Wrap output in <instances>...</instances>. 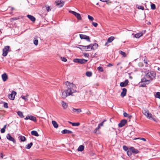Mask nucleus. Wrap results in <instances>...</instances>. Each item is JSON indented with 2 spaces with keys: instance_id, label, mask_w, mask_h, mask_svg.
<instances>
[{
  "instance_id": "obj_1",
  "label": "nucleus",
  "mask_w": 160,
  "mask_h": 160,
  "mask_svg": "<svg viewBox=\"0 0 160 160\" xmlns=\"http://www.w3.org/2000/svg\"><path fill=\"white\" fill-rule=\"evenodd\" d=\"M65 86L66 89L62 92V97L63 98H65L68 96L72 95L73 93L77 92L75 89L76 86L73 83L67 81L65 82Z\"/></svg>"
},
{
  "instance_id": "obj_2",
  "label": "nucleus",
  "mask_w": 160,
  "mask_h": 160,
  "mask_svg": "<svg viewBox=\"0 0 160 160\" xmlns=\"http://www.w3.org/2000/svg\"><path fill=\"white\" fill-rule=\"evenodd\" d=\"M156 76V73L153 71L148 72L147 73L144 78L141 79V82H149L152 80Z\"/></svg>"
},
{
  "instance_id": "obj_3",
  "label": "nucleus",
  "mask_w": 160,
  "mask_h": 160,
  "mask_svg": "<svg viewBox=\"0 0 160 160\" xmlns=\"http://www.w3.org/2000/svg\"><path fill=\"white\" fill-rule=\"evenodd\" d=\"M142 112L143 114L146 116L149 119H151L152 120L155 121V118L152 117V114L151 113H149L148 110H144L142 111Z\"/></svg>"
},
{
  "instance_id": "obj_4",
  "label": "nucleus",
  "mask_w": 160,
  "mask_h": 160,
  "mask_svg": "<svg viewBox=\"0 0 160 160\" xmlns=\"http://www.w3.org/2000/svg\"><path fill=\"white\" fill-rule=\"evenodd\" d=\"M98 46V44L97 43L86 46L87 50L88 51H90L91 50H94L97 48Z\"/></svg>"
},
{
  "instance_id": "obj_5",
  "label": "nucleus",
  "mask_w": 160,
  "mask_h": 160,
  "mask_svg": "<svg viewBox=\"0 0 160 160\" xmlns=\"http://www.w3.org/2000/svg\"><path fill=\"white\" fill-rule=\"evenodd\" d=\"M9 48L10 47L8 46H7L4 47L3 49V53L2 54V55L3 56L5 57L7 55Z\"/></svg>"
},
{
  "instance_id": "obj_6",
  "label": "nucleus",
  "mask_w": 160,
  "mask_h": 160,
  "mask_svg": "<svg viewBox=\"0 0 160 160\" xmlns=\"http://www.w3.org/2000/svg\"><path fill=\"white\" fill-rule=\"evenodd\" d=\"M55 3L57 6L61 8L62 7L64 4V2L61 0H57L55 1Z\"/></svg>"
},
{
  "instance_id": "obj_7",
  "label": "nucleus",
  "mask_w": 160,
  "mask_h": 160,
  "mask_svg": "<svg viewBox=\"0 0 160 160\" xmlns=\"http://www.w3.org/2000/svg\"><path fill=\"white\" fill-rule=\"evenodd\" d=\"M69 12L74 15L78 20H81L82 18L80 14L72 11H69Z\"/></svg>"
},
{
  "instance_id": "obj_8",
  "label": "nucleus",
  "mask_w": 160,
  "mask_h": 160,
  "mask_svg": "<svg viewBox=\"0 0 160 160\" xmlns=\"http://www.w3.org/2000/svg\"><path fill=\"white\" fill-rule=\"evenodd\" d=\"M17 93L14 91H12L11 93L8 95L9 98L12 100H14L15 96L16 95Z\"/></svg>"
},
{
  "instance_id": "obj_9",
  "label": "nucleus",
  "mask_w": 160,
  "mask_h": 160,
  "mask_svg": "<svg viewBox=\"0 0 160 160\" xmlns=\"http://www.w3.org/2000/svg\"><path fill=\"white\" fill-rule=\"evenodd\" d=\"M24 119L26 120L29 119L30 120H32L34 122H36L37 121L36 118L34 116L32 115H28Z\"/></svg>"
},
{
  "instance_id": "obj_10",
  "label": "nucleus",
  "mask_w": 160,
  "mask_h": 160,
  "mask_svg": "<svg viewBox=\"0 0 160 160\" xmlns=\"http://www.w3.org/2000/svg\"><path fill=\"white\" fill-rule=\"evenodd\" d=\"M79 35L81 39H85L88 41L90 42V40L89 36L83 34H80Z\"/></svg>"
},
{
  "instance_id": "obj_11",
  "label": "nucleus",
  "mask_w": 160,
  "mask_h": 160,
  "mask_svg": "<svg viewBox=\"0 0 160 160\" xmlns=\"http://www.w3.org/2000/svg\"><path fill=\"white\" fill-rule=\"evenodd\" d=\"M127 122V121L125 119L122 120L118 124L119 127L120 128L122 127L125 125Z\"/></svg>"
},
{
  "instance_id": "obj_12",
  "label": "nucleus",
  "mask_w": 160,
  "mask_h": 160,
  "mask_svg": "<svg viewBox=\"0 0 160 160\" xmlns=\"http://www.w3.org/2000/svg\"><path fill=\"white\" fill-rule=\"evenodd\" d=\"M129 149L133 153L137 154L139 152V151L138 150L135 149L133 147H130Z\"/></svg>"
},
{
  "instance_id": "obj_13",
  "label": "nucleus",
  "mask_w": 160,
  "mask_h": 160,
  "mask_svg": "<svg viewBox=\"0 0 160 160\" xmlns=\"http://www.w3.org/2000/svg\"><path fill=\"white\" fill-rule=\"evenodd\" d=\"M128 81L126 80L124 82H121L120 83V86L121 87H124L126 86L128 84Z\"/></svg>"
},
{
  "instance_id": "obj_14",
  "label": "nucleus",
  "mask_w": 160,
  "mask_h": 160,
  "mask_svg": "<svg viewBox=\"0 0 160 160\" xmlns=\"http://www.w3.org/2000/svg\"><path fill=\"white\" fill-rule=\"evenodd\" d=\"M7 138L8 139L13 142L14 143L16 142L15 140L9 134L7 135Z\"/></svg>"
},
{
  "instance_id": "obj_15",
  "label": "nucleus",
  "mask_w": 160,
  "mask_h": 160,
  "mask_svg": "<svg viewBox=\"0 0 160 160\" xmlns=\"http://www.w3.org/2000/svg\"><path fill=\"white\" fill-rule=\"evenodd\" d=\"M2 78L3 81H6L8 79V76L6 73H4L2 75Z\"/></svg>"
},
{
  "instance_id": "obj_16",
  "label": "nucleus",
  "mask_w": 160,
  "mask_h": 160,
  "mask_svg": "<svg viewBox=\"0 0 160 160\" xmlns=\"http://www.w3.org/2000/svg\"><path fill=\"white\" fill-rule=\"evenodd\" d=\"M127 91V90L126 88H123L122 92H121V96L122 97L125 96L126 95Z\"/></svg>"
},
{
  "instance_id": "obj_17",
  "label": "nucleus",
  "mask_w": 160,
  "mask_h": 160,
  "mask_svg": "<svg viewBox=\"0 0 160 160\" xmlns=\"http://www.w3.org/2000/svg\"><path fill=\"white\" fill-rule=\"evenodd\" d=\"M27 16L32 22H34L35 21L36 19L34 16L30 15H28Z\"/></svg>"
},
{
  "instance_id": "obj_18",
  "label": "nucleus",
  "mask_w": 160,
  "mask_h": 160,
  "mask_svg": "<svg viewBox=\"0 0 160 160\" xmlns=\"http://www.w3.org/2000/svg\"><path fill=\"white\" fill-rule=\"evenodd\" d=\"M78 48L82 50L83 51H86V46H83V45H78V47H77Z\"/></svg>"
},
{
  "instance_id": "obj_19",
  "label": "nucleus",
  "mask_w": 160,
  "mask_h": 160,
  "mask_svg": "<svg viewBox=\"0 0 160 160\" xmlns=\"http://www.w3.org/2000/svg\"><path fill=\"white\" fill-rule=\"evenodd\" d=\"M61 132L63 134L66 133H72V132L71 131L68 130L67 129H64L61 131Z\"/></svg>"
},
{
  "instance_id": "obj_20",
  "label": "nucleus",
  "mask_w": 160,
  "mask_h": 160,
  "mask_svg": "<svg viewBox=\"0 0 160 160\" xmlns=\"http://www.w3.org/2000/svg\"><path fill=\"white\" fill-rule=\"evenodd\" d=\"M62 105L64 109H66L68 107L67 104L63 101L62 102Z\"/></svg>"
},
{
  "instance_id": "obj_21",
  "label": "nucleus",
  "mask_w": 160,
  "mask_h": 160,
  "mask_svg": "<svg viewBox=\"0 0 160 160\" xmlns=\"http://www.w3.org/2000/svg\"><path fill=\"white\" fill-rule=\"evenodd\" d=\"M31 134L32 135L38 137L39 136V134L38 132L36 131H32L31 132Z\"/></svg>"
},
{
  "instance_id": "obj_22",
  "label": "nucleus",
  "mask_w": 160,
  "mask_h": 160,
  "mask_svg": "<svg viewBox=\"0 0 160 160\" xmlns=\"http://www.w3.org/2000/svg\"><path fill=\"white\" fill-rule=\"evenodd\" d=\"M52 123L54 127L55 128H57L58 127V125L57 122L55 121H52Z\"/></svg>"
},
{
  "instance_id": "obj_23",
  "label": "nucleus",
  "mask_w": 160,
  "mask_h": 160,
  "mask_svg": "<svg viewBox=\"0 0 160 160\" xmlns=\"http://www.w3.org/2000/svg\"><path fill=\"white\" fill-rule=\"evenodd\" d=\"M84 149V146L83 145H80L78 149V150L79 151H82Z\"/></svg>"
},
{
  "instance_id": "obj_24",
  "label": "nucleus",
  "mask_w": 160,
  "mask_h": 160,
  "mask_svg": "<svg viewBox=\"0 0 160 160\" xmlns=\"http://www.w3.org/2000/svg\"><path fill=\"white\" fill-rule=\"evenodd\" d=\"M88 61V60L80 59V64H85Z\"/></svg>"
},
{
  "instance_id": "obj_25",
  "label": "nucleus",
  "mask_w": 160,
  "mask_h": 160,
  "mask_svg": "<svg viewBox=\"0 0 160 160\" xmlns=\"http://www.w3.org/2000/svg\"><path fill=\"white\" fill-rule=\"evenodd\" d=\"M142 35V33H138L134 35V37L136 38H138Z\"/></svg>"
},
{
  "instance_id": "obj_26",
  "label": "nucleus",
  "mask_w": 160,
  "mask_h": 160,
  "mask_svg": "<svg viewBox=\"0 0 160 160\" xmlns=\"http://www.w3.org/2000/svg\"><path fill=\"white\" fill-rule=\"evenodd\" d=\"M18 115L21 118H23L24 116L23 115L22 112L21 111H18L17 112Z\"/></svg>"
},
{
  "instance_id": "obj_27",
  "label": "nucleus",
  "mask_w": 160,
  "mask_h": 160,
  "mask_svg": "<svg viewBox=\"0 0 160 160\" xmlns=\"http://www.w3.org/2000/svg\"><path fill=\"white\" fill-rule=\"evenodd\" d=\"M20 139L22 142H24L25 141L26 139L25 137L24 136H20L19 137Z\"/></svg>"
},
{
  "instance_id": "obj_28",
  "label": "nucleus",
  "mask_w": 160,
  "mask_h": 160,
  "mask_svg": "<svg viewBox=\"0 0 160 160\" xmlns=\"http://www.w3.org/2000/svg\"><path fill=\"white\" fill-rule=\"evenodd\" d=\"M32 145L33 143L31 142L26 146V148L28 149H29L31 148Z\"/></svg>"
},
{
  "instance_id": "obj_29",
  "label": "nucleus",
  "mask_w": 160,
  "mask_h": 160,
  "mask_svg": "<svg viewBox=\"0 0 160 160\" xmlns=\"http://www.w3.org/2000/svg\"><path fill=\"white\" fill-rule=\"evenodd\" d=\"M86 75L87 76L90 77L92 76V73L91 72L88 71L86 72Z\"/></svg>"
},
{
  "instance_id": "obj_30",
  "label": "nucleus",
  "mask_w": 160,
  "mask_h": 160,
  "mask_svg": "<svg viewBox=\"0 0 160 160\" xmlns=\"http://www.w3.org/2000/svg\"><path fill=\"white\" fill-rule=\"evenodd\" d=\"M72 111L74 112H77L78 113L80 112H82V110L80 109H76L74 108L72 109Z\"/></svg>"
},
{
  "instance_id": "obj_31",
  "label": "nucleus",
  "mask_w": 160,
  "mask_h": 160,
  "mask_svg": "<svg viewBox=\"0 0 160 160\" xmlns=\"http://www.w3.org/2000/svg\"><path fill=\"white\" fill-rule=\"evenodd\" d=\"M73 61L76 63H80V59L76 58L73 60Z\"/></svg>"
},
{
  "instance_id": "obj_32",
  "label": "nucleus",
  "mask_w": 160,
  "mask_h": 160,
  "mask_svg": "<svg viewBox=\"0 0 160 160\" xmlns=\"http://www.w3.org/2000/svg\"><path fill=\"white\" fill-rule=\"evenodd\" d=\"M80 124L79 122H74L72 123V125L73 126H78Z\"/></svg>"
},
{
  "instance_id": "obj_33",
  "label": "nucleus",
  "mask_w": 160,
  "mask_h": 160,
  "mask_svg": "<svg viewBox=\"0 0 160 160\" xmlns=\"http://www.w3.org/2000/svg\"><path fill=\"white\" fill-rule=\"evenodd\" d=\"M155 96L156 98H159L160 99V92H157L156 93Z\"/></svg>"
},
{
  "instance_id": "obj_34",
  "label": "nucleus",
  "mask_w": 160,
  "mask_h": 160,
  "mask_svg": "<svg viewBox=\"0 0 160 160\" xmlns=\"http://www.w3.org/2000/svg\"><path fill=\"white\" fill-rule=\"evenodd\" d=\"M151 8L152 10H155L156 9V6L155 4L152 3L151 4Z\"/></svg>"
},
{
  "instance_id": "obj_35",
  "label": "nucleus",
  "mask_w": 160,
  "mask_h": 160,
  "mask_svg": "<svg viewBox=\"0 0 160 160\" xmlns=\"http://www.w3.org/2000/svg\"><path fill=\"white\" fill-rule=\"evenodd\" d=\"M119 53L121 54L123 56H124V57H126V54L125 52H124L122 51H119Z\"/></svg>"
},
{
  "instance_id": "obj_36",
  "label": "nucleus",
  "mask_w": 160,
  "mask_h": 160,
  "mask_svg": "<svg viewBox=\"0 0 160 160\" xmlns=\"http://www.w3.org/2000/svg\"><path fill=\"white\" fill-rule=\"evenodd\" d=\"M123 116L125 117H129L130 118V117H132L131 116L129 115L128 114H127V113L125 112L123 113Z\"/></svg>"
},
{
  "instance_id": "obj_37",
  "label": "nucleus",
  "mask_w": 160,
  "mask_h": 160,
  "mask_svg": "<svg viewBox=\"0 0 160 160\" xmlns=\"http://www.w3.org/2000/svg\"><path fill=\"white\" fill-rule=\"evenodd\" d=\"M21 98L23 99L25 101H27L28 100V98H26L25 96L22 95Z\"/></svg>"
},
{
  "instance_id": "obj_38",
  "label": "nucleus",
  "mask_w": 160,
  "mask_h": 160,
  "mask_svg": "<svg viewBox=\"0 0 160 160\" xmlns=\"http://www.w3.org/2000/svg\"><path fill=\"white\" fill-rule=\"evenodd\" d=\"M106 120H104L102 122L99 124L98 127H99V128H100L101 127L103 126L104 122L106 121Z\"/></svg>"
},
{
  "instance_id": "obj_39",
  "label": "nucleus",
  "mask_w": 160,
  "mask_h": 160,
  "mask_svg": "<svg viewBox=\"0 0 160 160\" xmlns=\"http://www.w3.org/2000/svg\"><path fill=\"white\" fill-rule=\"evenodd\" d=\"M97 69L100 72H102L103 71V68L101 67H98L97 68Z\"/></svg>"
},
{
  "instance_id": "obj_40",
  "label": "nucleus",
  "mask_w": 160,
  "mask_h": 160,
  "mask_svg": "<svg viewBox=\"0 0 160 160\" xmlns=\"http://www.w3.org/2000/svg\"><path fill=\"white\" fill-rule=\"evenodd\" d=\"M88 18L91 21H92L94 20L92 16H91L89 15H88Z\"/></svg>"
},
{
  "instance_id": "obj_41",
  "label": "nucleus",
  "mask_w": 160,
  "mask_h": 160,
  "mask_svg": "<svg viewBox=\"0 0 160 160\" xmlns=\"http://www.w3.org/2000/svg\"><path fill=\"white\" fill-rule=\"evenodd\" d=\"M123 150L126 152L128 151V148H127V147L126 146H123Z\"/></svg>"
},
{
  "instance_id": "obj_42",
  "label": "nucleus",
  "mask_w": 160,
  "mask_h": 160,
  "mask_svg": "<svg viewBox=\"0 0 160 160\" xmlns=\"http://www.w3.org/2000/svg\"><path fill=\"white\" fill-rule=\"evenodd\" d=\"M34 44L36 46L38 44V40H35L33 41Z\"/></svg>"
},
{
  "instance_id": "obj_43",
  "label": "nucleus",
  "mask_w": 160,
  "mask_h": 160,
  "mask_svg": "<svg viewBox=\"0 0 160 160\" xmlns=\"http://www.w3.org/2000/svg\"><path fill=\"white\" fill-rule=\"evenodd\" d=\"M110 42V37L109 38L108 40V41L107 42L105 43V46H108V44Z\"/></svg>"
},
{
  "instance_id": "obj_44",
  "label": "nucleus",
  "mask_w": 160,
  "mask_h": 160,
  "mask_svg": "<svg viewBox=\"0 0 160 160\" xmlns=\"http://www.w3.org/2000/svg\"><path fill=\"white\" fill-rule=\"evenodd\" d=\"M127 155L129 156H131V155H132V152H131V151H128L127 152Z\"/></svg>"
},
{
  "instance_id": "obj_45",
  "label": "nucleus",
  "mask_w": 160,
  "mask_h": 160,
  "mask_svg": "<svg viewBox=\"0 0 160 160\" xmlns=\"http://www.w3.org/2000/svg\"><path fill=\"white\" fill-rule=\"evenodd\" d=\"M61 60L64 62H66L67 61V59L64 57H61Z\"/></svg>"
},
{
  "instance_id": "obj_46",
  "label": "nucleus",
  "mask_w": 160,
  "mask_h": 160,
  "mask_svg": "<svg viewBox=\"0 0 160 160\" xmlns=\"http://www.w3.org/2000/svg\"><path fill=\"white\" fill-rule=\"evenodd\" d=\"M4 107L5 108H8V103H6V102H4Z\"/></svg>"
},
{
  "instance_id": "obj_47",
  "label": "nucleus",
  "mask_w": 160,
  "mask_h": 160,
  "mask_svg": "<svg viewBox=\"0 0 160 160\" xmlns=\"http://www.w3.org/2000/svg\"><path fill=\"white\" fill-rule=\"evenodd\" d=\"M92 24L95 27H96L98 25V23H97L95 22H92Z\"/></svg>"
},
{
  "instance_id": "obj_48",
  "label": "nucleus",
  "mask_w": 160,
  "mask_h": 160,
  "mask_svg": "<svg viewBox=\"0 0 160 160\" xmlns=\"http://www.w3.org/2000/svg\"><path fill=\"white\" fill-rule=\"evenodd\" d=\"M83 55L84 56L87 57H88L89 56V54L88 53L85 52L83 53Z\"/></svg>"
},
{
  "instance_id": "obj_49",
  "label": "nucleus",
  "mask_w": 160,
  "mask_h": 160,
  "mask_svg": "<svg viewBox=\"0 0 160 160\" xmlns=\"http://www.w3.org/2000/svg\"><path fill=\"white\" fill-rule=\"evenodd\" d=\"M100 128H99V127H98L97 128L95 129V130H94V132L95 133H97V130L99 129Z\"/></svg>"
},
{
  "instance_id": "obj_50",
  "label": "nucleus",
  "mask_w": 160,
  "mask_h": 160,
  "mask_svg": "<svg viewBox=\"0 0 160 160\" xmlns=\"http://www.w3.org/2000/svg\"><path fill=\"white\" fill-rule=\"evenodd\" d=\"M140 139L143 140L144 141H146V139L145 138H136L134 139Z\"/></svg>"
},
{
  "instance_id": "obj_51",
  "label": "nucleus",
  "mask_w": 160,
  "mask_h": 160,
  "mask_svg": "<svg viewBox=\"0 0 160 160\" xmlns=\"http://www.w3.org/2000/svg\"><path fill=\"white\" fill-rule=\"evenodd\" d=\"M46 9L48 12H49L51 11V9L50 8L49 6L46 7Z\"/></svg>"
},
{
  "instance_id": "obj_52",
  "label": "nucleus",
  "mask_w": 160,
  "mask_h": 160,
  "mask_svg": "<svg viewBox=\"0 0 160 160\" xmlns=\"http://www.w3.org/2000/svg\"><path fill=\"white\" fill-rule=\"evenodd\" d=\"M5 129L3 128H2L1 130V132L2 133H3L5 132Z\"/></svg>"
},
{
  "instance_id": "obj_53",
  "label": "nucleus",
  "mask_w": 160,
  "mask_h": 160,
  "mask_svg": "<svg viewBox=\"0 0 160 160\" xmlns=\"http://www.w3.org/2000/svg\"><path fill=\"white\" fill-rule=\"evenodd\" d=\"M114 39V38L112 36H111V42H112Z\"/></svg>"
},
{
  "instance_id": "obj_54",
  "label": "nucleus",
  "mask_w": 160,
  "mask_h": 160,
  "mask_svg": "<svg viewBox=\"0 0 160 160\" xmlns=\"http://www.w3.org/2000/svg\"><path fill=\"white\" fill-rule=\"evenodd\" d=\"M101 1L103 2H106L107 3H108V1L109 0H100Z\"/></svg>"
},
{
  "instance_id": "obj_55",
  "label": "nucleus",
  "mask_w": 160,
  "mask_h": 160,
  "mask_svg": "<svg viewBox=\"0 0 160 160\" xmlns=\"http://www.w3.org/2000/svg\"><path fill=\"white\" fill-rule=\"evenodd\" d=\"M139 9H141L142 10H143L144 9V8L143 6H140L139 8Z\"/></svg>"
},
{
  "instance_id": "obj_56",
  "label": "nucleus",
  "mask_w": 160,
  "mask_h": 160,
  "mask_svg": "<svg viewBox=\"0 0 160 160\" xmlns=\"http://www.w3.org/2000/svg\"><path fill=\"white\" fill-rule=\"evenodd\" d=\"M10 20L11 22H12L14 20V18H11L10 19Z\"/></svg>"
},
{
  "instance_id": "obj_57",
  "label": "nucleus",
  "mask_w": 160,
  "mask_h": 160,
  "mask_svg": "<svg viewBox=\"0 0 160 160\" xmlns=\"http://www.w3.org/2000/svg\"><path fill=\"white\" fill-rule=\"evenodd\" d=\"M146 84H145V83H143V84H142L141 86H142L145 87V86H146Z\"/></svg>"
},
{
  "instance_id": "obj_58",
  "label": "nucleus",
  "mask_w": 160,
  "mask_h": 160,
  "mask_svg": "<svg viewBox=\"0 0 160 160\" xmlns=\"http://www.w3.org/2000/svg\"><path fill=\"white\" fill-rule=\"evenodd\" d=\"M1 157L2 158H3V154H2V153H1Z\"/></svg>"
},
{
  "instance_id": "obj_59",
  "label": "nucleus",
  "mask_w": 160,
  "mask_h": 160,
  "mask_svg": "<svg viewBox=\"0 0 160 160\" xmlns=\"http://www.w3.org/2000/svg\"><path fill=\"white\" fill-rule=\"evenodd\" d=\"M6 126H7V125H5L4 126L3 128H4V129H5L6 128Z\"/></svg>"
},
{
  "instance_id": "obj_60",
  "label": "nucleus",
  "mask_w": 160,
  "mask_h": 160,
  "mask_svg": "<svg viewBox=\"0 0 160 160\" xmlns=\"http://www.w3.org/2000/svg\"><path fill=\"white\" fill-rule=\"evenodd\" d=\"M25 96L27 98V97L29 96V95L28 94H27Z\"/></svg>"
},
{
  "instance_id": "obj_61",
  "label": "nucleus",
  "mask_w": 160,
  "mask_h": 160,
  "mask_svg": "<svg viewBox=\"0 0 160 160\" xmlns=\"http://www.w3.org/2000/svg\"><path fill=\"white\" fill-rule=\"evenodd\" d=\"M144 62L145 63V64H147V62L146 61H145V60H144Z\"/></svg>"
},
{
  "instance_id": "obj_62",
  "label": "nucleus",
  "mask_w": 160,
  "mask_h": 160,
  "mask_svg": "<svg viewBox=\"0 0 160 160\" xmlns=\"http://www.w3.org/2000/svg\"><path fill=\"white\" fill-rule=\"evenodd\" d=\"M157 69L158 70L160 71V68L158 67Z\"/></svg>"
},
{
  "instance_id": "obj_63",
  "label": "nucleus",
  "mask_w": 160,
  "mask_h": 160,
  "mask_svg": "<svg viewBox=\"0 0 160 160\" xmlns=\"http://www.w3.org/2000/svg\"><path fill=\"white\" fill-rule=\"evenodd\" d=\"M14 18V20H17L18 19V18Z\"/></svg>"
},
{
  "instance_id": "obj_64",
  "label": "nucleus",
  "mask_w": 160,
  "mask_h": 160,
  "mask_svg": "<svg viewBox=\"0 0 160 160\" xmlns=\"http://www.w3.org/2000/svg\"><path fill=\"white\" fill-rule=\"evenodd\" d=\"M110 65V63H109V64L108 65V66H109Z\"/></svg>"
}]
</instances>
